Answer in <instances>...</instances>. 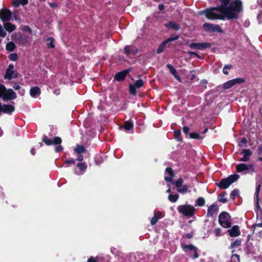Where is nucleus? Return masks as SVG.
<instances>
[{
	"instance_id": "obj_62",
	"label": "nucleus",
	"mask_w": 262,
	"mask_h": 262,
	"mask_svg": "<svg viewBox=\"0 0 262 262\" xmlns=\"http://www.w3.org/2000/svg\"><path fill=\"white\" fill-rule=\"evenodd\" d=\"M14 66L12 64H10L7 69V70H13Z\"/></svg>"
},
{
	"instance_id": "obj_20",
	"label": "nucleus",
	"mask_w": 262,
	"mask_h": 262,
	"mask_svg": "<svg viewBox=\"0 0 262 262\" xmlns=\"http://www.w3.org/2000/svg\"><path fill=\"white\" fill-rule=\"evenodd\" d=\"M219 210L218 206L216 205L212 204L210 205L207 210V216H212L214 213L216 212Z\"/></svg>"
},
{
	"instance_id": "obj_29",
	"label": "nucleus",
	"mask_w": 262,
	"mask_h": 262,
	"mask_svg": "<svg viewBox=\"0 0 262 262\" xmlns=\"http://www.w3.org/2000/svg\"><path fill=\"white\" fill-rule=\"evenodd\" d=\"M14 70H6V74L4 76L5 79L11 80L13 78V75L15 73Z\"/></svg>"
},
{
	"instance_id": "obj_30",
	"label": "nucleus",
	"mask_w": 262,
	"mask_h": 262,
	"mask_svg": "<svg viewBox=\"0 0 262 262\" xmlns=\"http://www.w3.org/2000/svg\"><path fill=\"white\" fill-rule=\"evenodd\" d=\"M16 46L15 43L12 41L8 42L6 46V49L8 51L12 52L14 50Z\"/></svg>"
},
{
	"instance_id": "obj_22",
	"label": "nucleus",
	"mask_w": 262,
	"mask_h": 262,
	"mask_svg": "<svg viewBox=\"0 0 262 262\" xmlns=\"http://www.w3.org/2000/svg\"><path fill=\"white\" fill-rule=\"evenodd\" d=\"M12 6L15 8L18 7L20 5L25 6L28 3V0H13Z\"/></svg>"
},
{
	"instance_id": "obj_19",
	"label": "nucleus",
	"mask_w": 262,
	"mask_h": 262,
	"mask_svg": "<svg viewBox=\"0 0 262 262\" xmlns=\"http://www.w3.org/2000/svg\"><path fill=\"white\" fill-rule=\"evenodd\" d=\"M163 213L161 211H157L155 213L154 216L151 219V224L154 225L156 224L158 220L163 217Z\"/></svg>"
},
{
	"instance_id": "obj_61",
	"label": "nucleus",
	"mask_w": 262,
	"mask_h": 262,
	"mask_svg": "<svg viewBox=\"0 0 262 262\" xmlns=\"http://www.w3.org/2000/svg\"><path fill=\"white\" fill-rule=\"evenodd\" d=\"M13 88L15 90H19L20 89V86L18 84H14L13 85Z\"/></svg>"
},
{
	"instance_id": "obj_21",
	"label": "nucleus",
	"mask_w": 262,
	"mask_h": 262,
	"mask_svg": "<svg viewBox=\"0 0 262 262\" xmlns=\"http://www.w3.org/2000/svg\"><path fill=\"white\" fill-rule=\"evenodd\" d=\"M30 94L32 97L36 98L41 94V90L38 86H34L31 88Z\"/></svg>"
},
{
	"instance_id": "obj_41",
	"label": "nucleus",
	"mask_w": 262,
	"mask_h": 262,
	"mask_svg": "<svg viewBox=\"0 0 262 262\" xmlns=\"http://www.w3.org/2000/svg\"><path fill=\"white\" fill-rule=\"evenodd\" d=\"M231 262H240L239 256L237 254H233L231 257Z\"/></svg>"
},
{
	"instance_id": "obj_27",
	"label": "nucleus",
	"mask_w": 262,
	"mask_h": 262,
	"mask_svg": "<svg viewBox=\"0 0 262 262\" xmlns=\"http://www.w3.org/2000/svg\"><path fill=\"white\" fill-rule=\"evenodd\" d=\"M47 47L48 48L53 49L55 48L54 41L55 39L53 37H48L47 40Z\"/></svg>"
},
{
	"instance_id": "obj_33",
	"label": "nucleus",
	"mask_w": 262,
	"mask_h": 262,
	"mask_svg": "<svg viewBox=\"0 0 262 262\" xmlns=\"http://www.w3.org/2000/svg\"><path fill=\"white\" fill-rule=\"evenodd\" d=\"M133 122L131 121H126L124 123V127L127 130H130L133 127Z\"/></svg>"
},
{
	"instance_id": "obj_8",
	"label": "nucleus",
	"mask_w": 262,
	"mask_h": 262,
	"mask_svg": "<svg viewBox=\"0 0 262 262\" xmlns=\"http://www.w3.org/2000/svg\"><path fill=\"white\" fill-rule=\"evenodd\" d=\"M17 95L15 92H14L12 89H9L6 90L2 96V99L4 101L6 102L8 100H11L16 99Z\"/></svg>"
},
{
	"instance_id": "obj_1",
	"label": "nucleus",
	"mask_w": 262,
	"mask_h": 262,
	"mask_svg": "<svg viewBox=\"0 0 262 262\" xmlns=\"http://www.w3.org/2000/svg\"><path fill=\"white\" fill-rule=\"evenodd\" d=\"M221 3L219 9H221L228 19H236L238 14L243 10L242 3L240 0L232 2L229 6L230 0H219Z\"/></svg>"
},
{
	"instance_id": "obj_4",
	"label": "nucleus",
	"mask_w": 262,
	"mask_h": 262,
	"mask_svg": "<svg viewBox=\"0 0 262 262\" xmlns=\"http://www.w3.org/2000/svg\"><path fill=\"white\" fill-rule=\"evenodd\" d=\"M239 178V176L238 174H232L226 178L222 179L217 185L221 188L225 189L228 188L232 183L236 181Z\"/></svg>"
},
{
	"instance_id": "obj_39",
	"label": "nucleus",
	"mask_w": 262,
	"mask_h": 262,
	"mask_svg": "<svg viewBox=\"0 0 262 262\" xmlns=\"http://www.w3.org/2000/svg\"><path fill=\"white\" fill-rule=\"evenodd\" d=\"M239 194V190L238 189H234L230 194L231 199L233 200L235 199V198L238 196Z\"/></svg>"
},
{
	"instance_id": "obj_5",
	"label": "nucleus",
	"mask_w": 262,
	"mask_h": 262,
	"mask_svg": "<svg viewBox=\"0 0 262 262\" xmlns=\"http://www.w3.org/2000/svg\"><path fill=\"white\" fill-rule=\"evenodd\" d=\"M177 209L179 213L189 217H192L195 213L194 207L190 205H179Z\"/></svg>"
},
{
	"instance_id": "obj_46",
	"label": "nucleus",
	"mask_w": 262,
	"mask_h": 262,
	"mask_svg": "<svg viewBox=\"0 0 262 262\" xmlns=\"http://www.w3.org/2000/svg\"><path fill=\"white\" fill-rule=\"evenodd\" d=\"M179 37L178 35H174L171 36L170 38H169L168 39H167V40H166L165 41L166 42V43H167L170 41L176 40L179 38Z\"/></svg>"
},
{
	"instance_id": "obj_35",
	"label": "nucleus",
	"mask_w": 262,
	"mask_h": 262,
	"mask_svg": "<svg viewBox=\"0 0 262 262\" xmlns=\"http://www.w3.org/2000/svg\"><path fill=\"white\" fill-rule=\"evenodd\" d=\"M124 52H125V53L128 56L130 54H135L136 53V52H134L133 50H132V47L130 46H126L125 48H124Z\"/></svg>"
},
{
	"instance_id": "obj_50",
	"label": "nucleus",
	"mask_w": 262,
	"mask_h": 262,
	"mask_svg": "<svg viewBox=\"0 0 262 262\" xmlns=\"http://www.w3.org/2000/svg\"><path fill=\"white\" fill-rule=\"evenodd\" d=\"M231 68V66L230 65H226L224 67L223 69V73L226 74H228V70L230 69Z\"/></svg>"
},
{
	"instance_id": "obj_43",
	"label": "nucleus",
	"mask_w": 262,
	"mask_h": 262,
	"mask_svg": "<svg viewBox=\"0 0 262 262\" xmlns=\"http://www.w3.org/2000/svg\"><path fill=\"white\" fill-rule=\"evenodd\" d=\"M183 180L182 178H179L177 181H176L174 183L176 187L178 188H180L183 183Z\"/></svg>"
},
{
	"instance_id": "obj_23",
	"label": "nucleus",
	"mask_w": 262,
	"mask_h": 262,
	"mask_svg": "<svg viewBox=\"0 0 262 262\" xmlns=\"http://www.w3.org/2000/svg\"><path fill=\"white\" fill-rule=\"evenodd\" d=\"M165 172L168 174L170 177L165 176V180L167 182H171L172 181V178L174 177L172 169L171 168L168 167L166 169Z\"/></svg>"
},
{
	"instance_id": "obj_32",
	"label": "nucleus",
	"mask_w": 262,
	"mask_h": 262,
	"mask_svg": "<svg viewBox=\"0 0 262 262\" xmlns=\"http://www.w3.org/2000/svg\"><path fill=\"white\" fill-rule=\"evenodd\" d=\"M179 198V196L178 194H176L173 195L170 193L168 196V200L170 202L174 203L178 200Z\"/></svg>"
},
{
	"instance_id": "obj_3",
	"label": "nucleus",
	"mask_w": 262,
	"mask_h": 262,
	"mask_svg": "<svg viewBox=\"0 0 262 262\" xmlns=\"http://www.w3.org/2000/svg\"><path fill=\"white\" fill-rule=\"evenodd\" d=\"M42 141L47 146L56 145L55 151L56 152H60L63 149V147L60 145L62 142V139L59 137L56 136L53 139H51L44 135L42 137Z\"/></svg>"
},
{
	"instance_id": "obj_16",
	"label": "nucleus",
	"mask_w": 262,
	"mask_h": 262,
	"mask_svg": "<svg viewBox=\"0 0 262 262\" xmlns=\"http://www.w3.org/2000/svg\"><path fill=\"white\" fill-rule=\"evenodd\" d=\"M229 235L231 237H237L240 234L239 228L237 225L233 226L231 228L228 230Z\"/></svg>"
},
{
	"instance_id": "obj_13",
	"label": "nucleus",
	"mask_w": 262,
	"mask_h": 262,
	"mask_svg": "<svg viewBox=\"0 0 262 262\" xmlns=\"http://www.w3.org/2000/svg\"><path fill=\"white\" fill-rule=\"evenodd\" d=\"M236 170L238 172H242L248 170L253 171L254 168L252 164L247 165L244 163H240L236 165Z\"/></svg>"
},
{
	"instance_id": "obj_56",
	"label": "nucleus",
	"mask_w": 262,
	"mask_h": 262,
	"mask_svg": "<svg viewBox=\"0 0 262 262\" xmlns=\"http://www.w3.org/2000/svg\"><path fill=\"white\" fill-rule=\"evenodd\" d=\"M183 130L184 133L187 134L189 131V128L188 126H184Z\"/></svg>"
},
{
	"instance_id": "obj_48",
	"label": "nucleus",
	"mask_w": 262,
	"mask_h": 262,
	"mask_svg": "<svg viewBox=\"0 0 262 262\" xmlns=\"http://www.w3.org/2000/svg\"><path fill=\"white\" fill-rule=\"evenodd\" d=\"M217 200L220 202H222L223 203H225L227 202V200L224 198L223 195H220L218 196Z\"/></svg>"
},
{
	"instance_id": "obj_12",
	"label": "nucleus",
	"mask_w": 262,
	"mask_h": 262,
	"mask_svg": "<svg viewBox=\"0 0 262 262\" xmlns=\"http://www.w3.org/2000/svg\"><path fill=\"white\" fill-rule=\"evenodd\" d=\"M189 46L192 49L202 50L205 49L209 48L211 47V44L208 42L191 43L189 45Z\"/></svg>"
},
{
	"instance_id": "obj_47",
	"label": "nucleus",
	"mask_w": 262,
	"mask_h": 262,
	"mask_svg": "<svg viewBox=\"0 0 262 262\" xmlns=\"http://www.w3.org/2000/svg\"><path fill=\"white\" fill-rule=\"evenodd\" d=\"M6 90V87L4 84H0V98H2L4 93Z\"/></svg>"
},
{
	"instance_id": "obj_28",
	"label": "nucleus",
	"mask_w": 262,
	"mask_h": 262,
	"mask_svg": "<svg viewBox=\"0 0 262 262\" xmlns=\"http://www.w3.org/2000/svg\"><path fill=\"white\" fill-rule=\"evenodd\" d=\"M86 151V149L83 146L79 145H77L74 149V151L78 154L85 153Z\"/></svg>"
},
{
	"instance_id": "obj_60",
	"label": "nucleus",
	"mask_w": 262,
	"mask_h": 262,
	"mask_svg": "<svg viewBox=\"0 0 262 262\" xmlns=\"http://www.w3.org/2000/svg\"><path fill=\"white\" fill-rule=\"evenodd\" d=\"M49 5L52 8H56L57 7V5L56 3H50L49 4Z\"/></svg>"
},
{
	"instance_id": "obj_34",
	"label": "nucleus",
	"mask_w": 262,
	"mask_h": 262,
	"mask_svg": "<svg viewBox=\"0 0 262 262\" xmlns=\"http://www.w3.org/2000/svg\"><path fill=\"white\" fill-rule=\"evenodd\" d=\"M195 202L196 205L202 207L205 205V201L204 198L200 197L196 200Z\"/></svg>"
},
{
	"instance_id": "obj_40",
	"label": "nucleus",
	"mask_w": 262,
	"mask_h": 262,
	"mask_svg": "<svg viewBox=\"0 0 262 262\" xmlns=\"http://www.w3.org/2000/svg\"><path fill=\"white\" fill-rule=\"evenodd\" d=\"M234 85V83L232 80H229L224 84L223 87L225 89H228Z\"/></svg>"
},
{
	"instance_id": "obj_6",
	"label": "nucleus",
	"mask_w": 262,
	"mask_h": 262,
	"mask_svg": "<svg viewBox=\"0 0 262 262\" xmlns=\"http://www.w3.org/2000/svg\"><path fill=\"white\" fill-rule=\"evenodd\" d=\"M231 216L226 212H222L219 216V223L224 228H228L231 226Z\"/></svg>"
},
{
	"instance_id": "obj_52",
	"label": "nucleus",
	"mask_w": 262,
	"mask_h": 262,
	"mask_svg": "<svg viewBox=\"0 0 262 262\" xmlns=\"http://www.w3.org/2000/svg\"><path fill=\"white\" fill-rule=\"evenodd\" d=\"M234 83V85L236 83H240L244 82V80L242 78H235L232 80Z\"/></svg>"
},
{
	"instance_id": "obj_10",
	"label": "nucleus",
	"mask_w": 262,
	"mask_h": 262,
	"mask_svg": "<svg viewBox=\"0 0 262 262\" xmlns=\"http://www.w3.org/2000/svg\"><path fill=\"white\" fill-rule=\"evenodd\" d=\"M15 111L14 106L11 104H2L0 102V115L2 113L10 115Z\"/></svg>"
},
{
	"instance_id": "obj_14",
	"label": "nucleus",
	"mask_w": 262,
	"mask_h": 262,
	"mask_svg": "<svg viewBox=\"0 0 262 262\" xmlns=\"http://www.w3.org/2000/svg\"><path fill=\"white\" fill-rule=\"evenodd\" d=\"M15 42L19 45H24L28 42V37L21 33L16 34L13 38Z\"/></svg>"
},
{
	"instance_id": "obj_26",
	"label": "nucleus",
	"mask_w": 262,
	"mask_h": 262,
	"mask_svg": "<svg viewBox=\"0 0 262 262\" xmlns=\"http://www.w3.org/2000/svg\"><path fill=\"white\" fill-rule=\"evenodd\" d=\"M165 26L168 29H171L176 30H178L180 28L179 25L173 21H170L165 24Z\"/></svg>"
},
{
	"instance_id": "obj_24",
	"label": "nucleus",
	"mask_w": 262,
	"mask_h": 262,
	"mask_svg": "<svg viewBox=\"0 0 262 262\" xmlns=\"http://www.w3.org/2000/svg\"><path fill=\"white\" fill-rule=\"evenodd\" d=\"M167 67L170 70L172 74L174 77L179 81H181V79L179 75L177 74L176 70L170 64H167Z\"/></svg>"
},
{
	"instance_id": "obj_15",
	"label": "nucleus",
	"mask_w": 262,
	"mask_h": 262,
	"mask_svg": "<svg viewBox=\"0 0 262 262\" xmlns=\"http://www.w3.org/2000/svg\"><path fill=\"white\" fill-rule=\"evenodd\" d=\"M144 84L143 81L141 79L138 80L136 81L135 84H130L129 92L130 94L135 95L136 94V88L142 87Z\"/></svg>"
},
{
	"instance_id": "obj_2",
	"label": "nucleus",
	"mask_w": 262,
	"mask_h": 262,
	"mask_svg": "<svg viewBox=\"0 0 262 262\" xmlns=\"http://www.w3.org/2000/svg\"><path fill=\"white\" fill-rule=\"evenodd\" d=\"M204 14L209 19H224L226 18V15L222 12L219 7H214L208 9L200 13Z\"/></svg>"
},
{
	"instance_id": "obj_45",
	"label": "nucleus",
	"mask_w": 262,
	"mask_h": 262,
	"mask_svg": "<svg viewBox=\"0 0 262 262\" xmlns=\"http://www.w3.org/2000/svg\"><path fill=\"white\" fill-rule=\"evenodd\" d=\"M240 244H241V241L237 239L231 244L230 248L233 249L235 247L239 246L240 245Z\"/></svg>"
},
{
	"instance_id": "obj_64",
	"label": "nucleus",
	"mask_w": 262,
	"mask_h": 262,
	"mask_svg": "<svg viewBox=\"0 0 262 262\" xmlns=\"http://www.w3.org/2000/svg\"><path fill=\"white\" fill-rule=\"evenodd\" d=\"M30 152L31 153V154H32V155H35V148H32L30 150Z\"/></svg>"
},
{
	"instance_id": "obj_36",
	"label": "nucleus",
	"mask_w": 262,
	"mask_h": 262,
	"mask_svg": "<svg viewBox=\"0 0 262 262\" xmlns=\"http://www.w3.org/2000/svg\"><path fill=\"white\" fill-rule=\"evenodd\" d=\"M166 42L165 41L162 42L161 45L159 46V48H158L157 49V53L160 54L161 53H162L164 49H165V45L166 44Z\"/></svg>"
},
{
	"instance_id": "obj_44",
	"label": "nucleus",
	"mask_w": 262,
	"mask_h": 262,
	"mask_svg": "<svg viewBox=\"0 0 262 262\" xmlns=\"http://www.w3.org/2000/svg\"><path fill=\"white\" fill-rule=\"evenodd\" d=\"M189 136H190V138L191 139H200L202 138V137L196 133H191L189 135Z\"/></svg>"
},
{
	"instance_id": "obj_42",
	"label": "nucleus",
	"mask_w": 262,
	"mask_h": 262,
	"mask_svg": "<svg viewBox=\"0 0 262 262\" xmlns=\"http://www.w3.org/2000/svg\"><path fill=\"white\" fill-rule=\"evenodd\" d=\"M18 55L15 53H11L9 55V59L12 61H16L18 59Z\"/></svg>"
},
{
	"instance_id": "obj_9",
	"label": "nucleus",
	"mask_w": 262,
	"mask_h": 262,
	"mask_svg": "<svg viewBox=\"0 0 262 262\" xmlns=\"http://www.w3.org/2000/svg\"><path fill=\"white\" fill-rule=\"evenodd\" d=\"M204 29L209 32H216L219 33H222L223 30L221 27L218 25H213L209 23H205L203 25Z\"/></svg>"
},
{
	"instance_id": "obj_11",
	"label": "nucleus",
	"mask_w": 262,
	"mask_h": 262,
	"mask_svg": "<svg viewBox=\"0 0 262 262\" xmlns=\"http://www.w3.org/2000/svg\"><path fill=\"white\" fill-rule=\"evenodd\" d=\"M12 16L11 11L8 9H1L0 10V19L3 21H9Z\"/></svg>"
},
{
	"instance_id": "obj_58",
	"label": "nucleus",
	"mask_w": 262,
	"mask_h": 262,
	"mask_svg": "<svg viewBox=\"0 0 262 262\" xmlns=\"http://www.w3.org/2000/svg\"><path fill=\"white\" fill-rule=\"evenodd\" d=\"M87 262H96V260L94 257L91 256L88 259Z\"/></svg>"
},
{
	"instance_id": "obj_25",
	"label": "nucleus",
	"mask_w": 262,
	"mask_h": 262,
	"mask_svg": "<svg viewBox=\"0 0 262 262\" xmlns=\"http://www.w3.org/2000/svg\"><path fill=\"white\" fill-rule=\"evenodd\" d=\"M4 27L5 30L10 33L13 32L16 29V26L15 25L9 22L5 23L4 24Z\"/></svg>"
},
{
	"instance_id": "obj_53",
	"label": "nucleus",
	"mask_w": 262,
	"mask_h": 262,
	"mask_svg": "<svg viewBox=\"0 0 262 262\" xmlns=\"http://www.w3.org/2000/svg\"><path fill=\"white\" fill-rule=\"evenodd\" d=\"M221 231H222V230L221 228H218L215 229L214 231V232L215 234V236H221Z\"/></svg>"
},
{
	"instance_id": "obj_17",
	"label": "nucleus",
	"mask_w": 262,
	"mask_h": 262,
	"mask_svg": "<svg viewBox=\"0 0 262 262\" xmlns=\"http://www.w3.org/2000/svg\"><path fill=\"white\" fill-rule=\"evenodd\" d=\"M241 154L243 155V157L239 161L247 162L249 161L250 156L252 155V152L249 149H244Z\"/></svg>"
},
{
	"instance_id": "obj_37",
	"label": "nucleus",
	"mask_w": 262,
	"mask_h": 262,
	"mask_svg": "<svg viewBox=\"0 0 262 262\" xmlns=\"http://www.w3.org/2000/svg\"><path fill=\"white\" fill-rule=\"evenodd\" d=\"M77 167L81 171H84L87 168V164L85 162L78 163L77 165Z\"/></svg>"
},
{
	"instance_id": "obj_18",
	"label": "nucleus",
	"mask_w": 262,
	"mask_h": 262,
	"mask_svg": "<svg viewBox=\"0 0 262 262\" xmlns=\"http://www.w3.org/2000/svg\"><path fill=\"white\" fill-rule=\"evenodd\" d=\"M129 70H125L116 74L115 79L118 81H121L124 79L126 75L129 73Z\"/></svg>"
},
{
	"instance_id": "obj_57",
	"label": "nucleus",
	"mask_w": 262,
	"mask_h": 262,
	"mask_svg": "<svg viewBox=\"0 0 262 262\" xmlns=\"http://www.w3.org/2000/svg\"><path fill=\"white\" fill-rule=\"evenodd\" d=\"M83 160V156L81 155H79L77 156V159L76 160L79 161H82Z\"/></svg>"
},
{
	"instance_id": "obj_54",
	"label": "nucleus",
	"mask_w": 262,
	"mask_h": 262,
	"mask_svg": "<svg viewBox=\"0 0 262 262\" xmlns=\"http://www.w3.org/2000/svg\"><path fill=\"white\" fill-rule=\"evenodd\" d=\"M259 189H260V186L258 185L256 188V191H255V195H256V199L257 200L258 199V193H259Z\"/></svg>"
},
{
	"instance_id": "obj_55",
	"label": "nucleus",
	"mask_w": 262,
	"mask_h": 262,
	"mask_svg": "<svg viewBox=\"0 0 262 262\" xmlns=\"http://www.w3.org/2000/svg\"><path fill=\"white\" fill-rule=\"evenodd\" d=\"M23 30L25 31H28V32H31V28L28 26H25L23 29Z\"/></svg>"
},
{
	"instance_id": "obj_7",
	"label": "nucleus",
	"mask_w": 262,
	"mask_h": 262,
	"mask_svg": "<svg viewBox=\"0 0 262 262\" xmlns=\"http://www.w3.org/2000/svg\"><path fill=\"white\" fill-rule=\"evenodd\" d=\"M181 247L183 250L193 258H197L199 257L198 249L192 245L182 244Z\"/></svg>"
},
{
	"instance_id": "obj_38",
	"label": "nucleus",
	"mask_w": 262,
	"mask_h": 262,
	"mask_svg": "<svg viewBox=\"0 0 262 262\" xmlns=\"http://www.w3.org/2000/svg\"><path fill=\"white\" fill-rule=\"evenodd\" d=\"M181 132L180 130H175L174 132V136L176 139L178 141H181L182 138L181 137Z\"/></svg>"
},
{
	"instance_id": "obj_59",
	"label": "nucleus",
	"mask_w": 262,
	"mask_h": 262,
	"mask_svg": "<svg viewBox=\"0 0 262 262\" xmlns=\"http://www.w3.org/2000/svg\"><path fill=\"white\" fill-rule=\"evenodd\" d=\"M246 143H247L246 139L245 138H243L240 142L239 145V146H242L243 144H246Z\"/></svg>"
},
{
	"instance_id": "obj_49",
	"label": "nucleus",
	"mask_w": 262,
	"mask_h": 262,
	"mask_svg": "<svg viewBox=\"0 0 262 262\" xmlns=\"http://www.w3.org/2000/svg\"><path fill=\"white\" fill-rule=\"evenodd\" d=\"M6 34V32L3 29L2 25H0V37H5Z\"/></svg>"
},
{
	"instance_id": "obj_51",
	"label": "nucleus",
	"mask_w": 262,
	"mask_h": 262,
	"mask_svg": "<svg viewBox=\"0 0 262 262\" xmlns=\"http://www.w3.org/2000/svg\"><path fill=\"white\" fill-rule=\"evenodd\" d=\"M76 163V160L73 159H70L69 160H67L64 161V164H75Z\"/></svg>"
},
{
	"instance_id": "obj_31",
	"label": "nucleus",
	"mask_w": 262,
	"mask_h": 262,
	"mask_svg": "<svg viewBox=\"0 0 262 262\" xmlns=\"http://www.w3.org/2000/svg\"><path fill=\"white\" fill-rule=\"evenodd\" d=\"M189 187L186 185H182L180 188L177 189V191L181 193H185L188 192Z\"/></svg>"
},
{
	"instance_id": "obj_63",
	"label": "nucleus",
	"mask_w": 262,
	"mask_h": 262,
	"mask_svg": "<svg viewBox=\"0 0 262 262\" xmlns=\"http://www.w3.org/2000/svg\"><path fill=\"white\" fill-rule=\"evenodd\" d=\"M188 54L190 55H194L195 56H196L197 57H199V56L195 52H188Z\"/></svg>"
}]
</instances>
